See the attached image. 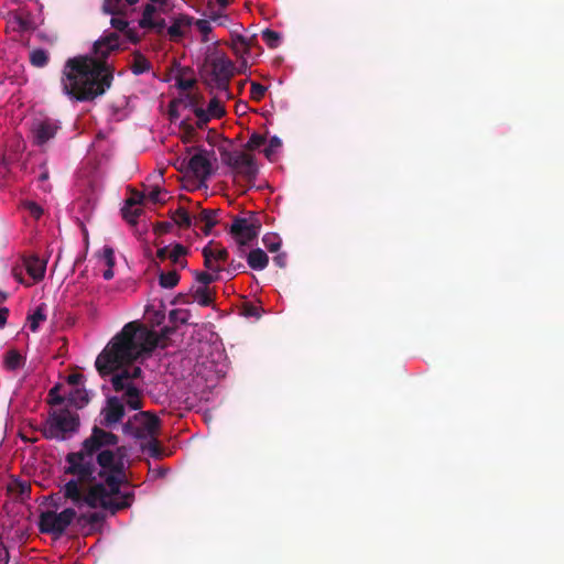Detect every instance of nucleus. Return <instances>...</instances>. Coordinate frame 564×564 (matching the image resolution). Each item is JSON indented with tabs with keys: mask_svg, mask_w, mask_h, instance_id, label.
Returning a JSON list of instances; mask_svg holds the SVG:
<instances>
[{
	"mask_svg": "<svg viewBox=\"0 0 564 564\" xmlns=\"http://www.w3.org/2000/svg\"><path fill=\"white\" fill-rule=\"evenodd\" d=\"M171 218L180 228H189L194 225L193 215L184 206H178L176 210L171 214Z\"/></svg>",
	"mask_w": 564,
	"mask_h": 564,
	"instance_id": "19",
	"label": "nucleus"
},
{
	"mask_svg": "<svg viewBox=\"0 0 564 564\" xmlns=\"http://www.w3.org/2000/svg\"><path fill=\"white\" fill-rule=\"evenodd\" d=\"M122 17L123 15H112V18L110 20L111 26L115 30L122 32L129 42H131L133 44L139 43L140 36H139L137 30L129 28L128 21L126 19H123Z\"/></svg>",
	"mask_w": 564,
	"mask_h": 564,
	"instance_id": "16",
	"label": "nucleus"
},
{
	"mask_svg": "<svg viewBox=\"0 0 564 564\" xmlns=\"http://www.w3.org/2000/svg\"><path fill=\"white\" fill-rule=\"evenodd\" d=\"M249 84H250L249 98L257 100V101L261 100L265 96L268 86H265L261 83H258V82H253V80H249Z\"/></svg>",
	"mask_w": 564,
	"mask_h": 564,
	"instance_id": "33",
	"label": "nucleus"
},
{
	"mask_svg": "<svg viewBox=\"0 0 564 564\" xmlns=\"http://www.w3.org/2000/svg\"><path fill=\"white\" fill-rule=\"evenodd\" d=\"M193 299L202 306H208L213 303V297L208 288L198 286L193 292Z\"/></svg>",
	"mask_w": 564,
	"mask_h": 564,
	"instance_id": "30",
	"label": "nucleus"
},
{
	"mask_svg": "<svg viewBox=\"0 0 564 564\" xmlns=\"http://www.w3.org/2000/svg\"><path fill=\"white\" fill-rule=\"evenodd\" d=\"M169 253H170V249L169 247H162V248H159L158 251H156V257L160 259V260H165V259H169Z\"/></svg>",
	"mask_w": 564,
	"mask_h": 564,
	"instance_id": "61",
	"label": "nucleus"
},
{
	"mask_svg": "<svg viewBox=\"0 0 564 564\" xmlns=\"http://www.w3.org/2000/svg\"><path fill=\"white\" fill-rule=\"evenodd\" d=\"M219 209H202L197 215H193L194 226L203 225L200 228L207 236L213 227L218 223L217 215Z\"/></svg>",
	"mask_w": 564,
	"mask_h": 564,
	"instance_id": "14",
	"label": "nucleus"
},
{
	"mask_svg": "<svg viewBox=\"0 0 564 564\" xmlns=\"http://www.w3.org/2000/svg\"><path fill=\"white\" fill-rule=\"evenodd\" d=\"M48 53L43 48H35L30 53V63L34 67H45L48 64Z\"/></svg>",
	"mask_w": 564,
	"mask_h": 564,
	"instance_id": "28",
	"label": "nucleus"
},
{
	"mask_svg": "<svg viewBox=\"0 0 564 564\" xmlns=\"http://www.w3.org/2000/svg\"><path fill=\"white\" fill-rule=\"evenodd\" d=\"M163 191L160 187L152 188L149 194L148 198L153 202L154 204H163L164 199L162 198Z\"/></svg>",
	"mask_w": 564,
	"mask_h": 564,
	"instance_id": "50",
	"label": "nucleus"
},
{
	"mask_svg": "<svg viewBox=\"0 0 564 564\" xmlns=\"http://www.w3.org/2000/svg\"><path fill=\"white\" fill-rule=\"evenodd\" d=\"M23 206L30 216L34 219H40V217L43 215V208L35 202L28 200L23 204Z\"/></svg>",
	"mask_w": 564,
	"mask_h": 564,
	"instance_id": "42",
	"label": "nucleus"
},
{
	"mask_svg": "<svg viewBox=\"0 0 564 564\" xmlns=\"http://www.w3.org/2000/svg\"><path fill=\"white\" fill-rule=\"evenodd\" d=\"M264 313V310L254 303L249 301V317H253L256 319H259L262 314Z\"/></svg>",
	"mask_w": 564,
	"mask_h": 564,
	"instance_id": "51",
	"label": "nucleus"
},
{
	"mask_svg": "<svg viewBox=\"0 0 564 564\" xmlns=\"http://www.w3.org/2000/svg\"><path fill=\"white\" fill-rule=\"evenodd\" d=\"M76 517L77 512L74 508H65L61 512L43 511L39 517V530L41 533L59 538L66 532L70 523L76 520Z\"/></svg>",
	"mask_w": 564,
	"mask_h": 564,
	"instance_id": "7",
	"label": "nucleus"
},
{
	"mask_svg": "<svg viewBox=\"0 0 564 564\" xmlns=\"http://www.w3.org/2000/svg\"><path fill=\"white\" fill-rule=\"evenodd\" d=\"M155 7L151 3L147 4L142 12V18L139 21V25L142 29H148L150 25H153V14L155 12Z\"/></svg>",
	"mask_w": 564,
	"mask_h": 564,
	"instance_id": "35",
	"label": "nucleus"
},
{
	"mask_svg": "<svg viewBox=\"0 0 564 564\" xmlns=\"http://www.w3.org/2000/svg\"><path fill=\"white\" fill-rule=\"evenodd\" d=\"M102 276L105 280H111L113 278L112 268L108 267V269L104 271Z\"/></svg>",
	"mask_w": 564,
	"mask_h": 564,
	"instance_id": "64",
	"label": "nucleus"
},
{
	"mask_svg": "<svg viewBox=\"0 0 564 564\" xmlns=\"http://www.w3.org/2000/svg\"><path fill=\"white\" fill-rule=\"evenodd\" d=\"M172 226L173 225L171 223H167V221L159 223L155 226V231L159 232V234H166V232H169L171 230Z\"/></svg>",
	"mask_w": 564,
	"mask_h": 564,
	"instance_id": "56",
	"label": "nucleus"
},
{
	"mask_svg": "<svg viewBox=\"0 0 564 564\" xmlns=\"http://www.w3.org/2000/svg\"><path fill=\"white\" fill-rule=\"evenodd\" d=\"M139 0H105L102 12L110 15H124L128 7L133 6Z\"/></svg>",
	"mask_w": 564,
	"mask_h": 564,
	"instance_id": "17",
	"label": "nucleus"
},
{
	"mask_svg": "<svg viewBox=\"0 0 564 564\" xmlns=\"http://www.w3.org/2000/svg\"><path fill=\"white\" fill-rule=\"evenodd\" d=\"M121 48L120 35L105 32L93 45L91 55L68 58L62 72V90L72 100L93 101L102 96L112 85L115 68L108 56Z\"/></svg>",
	"mask_w": 564,
	"mask_h": 564,
	"instance_id": "2",
	"label": "nucleus"
},
{
	"mask_svg": "<svg viewBox=\"0 0 564 564\" xmlns=\"http://www.w3.org/2000/svg\"><path fill=\"white\" fill-rule=\"evenodd\" d=\"M145 197L147 196L143 193L134 191L131 197L126 200V205L135 207L137 205H141Z\"/></svg>",
	"mask_w": 564,
	"mask_h": 564,
	"instance_id": "48",
	"label": "nucleus"
},
{
	"mask_svg": "<svg viewBox=\"0 0 564 564\" xmlns=\"http://www.w3.org/2000/svg\"><path fill=\"white\" fill-rule=\"evenodd\" d=\"M145 449L148 451V453L150 454V456L154 457V458H159L161 457L162 455V449H161V446H160V443L156 438H154L153 436L151 437V440L148 442L147 446H145Z\"/></svg>",
	"mask_w": 564,
	"mask_h": 564,
	"instance_id": "43",
	"label": "nucleus"
},
{
	"mask_svg": "<svg viewBox=\"0 0 564 564\" xmlns=\"http://www.w3.org/2000/svg\"><path fill=\"white\" fill-rule=\"evenodd\" d=\"M118 442L119 437L112 432L94 426L80 449L66 455L64 473L73 478L61 488L65 500L77 508L100 507L111 514L132 505L134 494L120 490L126 478L124 447L109 448Z\"/></svg>",
	"mask_w": 564,
	"mask_h": 564,
	"instance_id": "1",
	"label": "nucleus"
},
{
	"mask_svg": "<svg viewBox=\"0 0 564 564\" xmlns=\"http://www.w3.org/2000/svg\"><path fill=\"white\" fill-rule=\"evenodd\" d=\"M83 380V375L72 373L67 377V382L72 386H78Z\"/></svg>",
	"mask_w": 564,
	"mask_h": 564,
	"instance_id": "58",
	"label": "nucleus"
},
{
	"mask_svg": "<svg viewBox=\"0 0 564 564\" xmlns=\"http://www.w3.org/2000/svg\"><path fill=\"white\" fill-rule=\"evenodd\" d=\"M45 307V304L42 303L35 308V311L31 315L28 316L29 327L31 332H37L40 323L46 319Z\"/></svg>",
	"mask_w": 564,
	"mask_h": 564,
	"instance_id": "25",
	"label": "nucleus"
},
{
	"mask_svg": "<svg viewBox=\"0 0 564 564\" xmlns=\"http://www.w3.org/2000/svg\"><path fill=\"white\" fill-rule=\"evenodd\" d=\"M175 326H164L163 328H161L160 336L156 334L158 340L160 339V337L164 339L169 338L172 334L175 333Z\"/></svg>",
	"mask_w": 564,
	"mask_h": 564,
	"instance_id": "55",
	"label": "nucleus"
},
{
	"mask_svg": "<svg viewBox=\"0 0 564 564\" xmlns=\"http://www.w3.org/2000/svg\"><path fill=\"white\" fill-rule=\"evenodd\" d=\"M263 246L270 251V252H276L281 247V238L279 235L273 232H268L262 238Z\"/></svg>",
	"mask_w": 564,
	"mask_h": 564,
	"instance_id": "31",
	"label": "nucleus"
},
{
	"mask_svg": "<svg viewBox=\"0 0 564 564\" xmlns=\"http://www.w3.org/2000/svg\"><path fill=\"white\" fill-rule=\"evenodd\" d=\"M263 41L268 44L269 47L275 48L280 45L281 35L280 33L272 31L270 29L262 30L261 32Z\"/></svg>",
	"mask_w": 564,
	"mask_h": 564,
	"instance_id": "36",
	"label": "nucleus"
},
{
	"mask_svg": "<svg viewBox=\"0 0 564 564\" xmlns=\"http://www.w3.org/2000/svg\"><path fill=\"white\" fill-rule=\"evenodd\" d=\"M269 263L268 254L260 248L249 250V268L263 270Z\"/></svg>",
	"mask_w": 564,
	"mask_h": 564,
	"instance_id": "20",
	"label": "nucleus"
},
{
	"mask_svg": "<svg viewBox=\"0 0 564 564\" xmlns=\"http://www.w3.org/2000/svg\"><path fill=\"white\" fill-rule=\"evenodd\" d=\"M180 282V274L176 270H171L169 272L161 271L159 274V284L164 289H173Z\"/></svg>",
	"mask_w": 564,
	"mask_h": 564,
	"instance_id": "27",
	"label": "nucleus"
},
{
	"mask_svg": "<svg viewBox=\"0 0 564 564\" xmlns=\"http://www.w3.org/2000/svg\"><path fill=\"white\" fill-rule=\"evenodd\" d=\"M229 235L240 256H247V217L234 216Z\"/></svg>",
	"mask_w": 564,
	"mask_h": 564,
	"instance_id": "11",
	"label": "nucleus"
},
{
	"mask_svg": "<svg viewBox=\"0 0 564 564\" xmlns=\"http://www.w3.org/2000/svg\"><path fill=\"white\" fill-rule=\"evenodd\" d=\"M59 129V126L55 120L44 119L35 122L33 126V137L36 145H44L51 139H53Z\"/></svg>",
	"mask_w": 564,
	"mask_h": 564,
	"instance_id": "12",
	"label": "nucleus"
},
{
	"mask_svg": "<svg viewBox=\"0 0 564 564\" xmlns=\"http://www.w3.org/2000/svg\"><path fill=\"white\" fill-rule=\"evenodd\" d=\"M263 219V213H253L249 210V245L259 235Z\"/></svg>",
	"mask_w": 564,
	"mask_h": 564,
	"instance_id": "23",
	"label": "nucleus"
},
{
	"mask_svg": "<svg viewBox=\"0 0 564 564\" xmlns=\"http://www.w3.org/2000/svg\"><path fill=\"white\" fill-rule=\"evenodd\" d=\"M148 29H153L158 33H162L165 29V21L164 19H160L159 21H153V25H150Z\"/></svg>",
	"mask_w": 564,
	"mask_h": 564,
	"instance_id": "59",
	"label": "nucleus"
},
{
	"mask_svg": "<svg viewBox=\"0 0 564 564\" xmlns=\"http://www.w3.org/2000/svg\"><path fill=\"white\" fill-rule=\"evenodd\" d=\"M102 257L105 259L107 267L113 268L116 260H115V251L111 247L106 246L104 248Z\"/></svg>",
	"mask_w": 564,
	"mask_h": 564,
	"instance_id": "49",
	"label": "nucleus"
},
{
	"mask_svg": "<svg viewBox=\"0 0 564 564\" xmlns=\"http://www.w3.org/2000/svg\"><path fill=\"white\" fill-rule=\"evenodd\" d=\"M196 26L204 35H207L212 31L210 22L207 20H197Z\"/></svg>",
	"mask_w": 564,
	"mask_h": 564,
	"instance_id": "53",
	"label": "nucleus"
},
{
	"mask_svg": "<svg viewBox=\"0 0 564 564\" xmlns=\"http://www.w3.org/2000/svg\"><path fill=\"white\" fill-rule=\"evenodd\" d=\"M213 258L217 262H225L228 259V251L225 248H213Z\"/></svg>",
	"mask_w": 564,
	"mask_h": 564,
	"instance_id": "52",
	"label": "nucleus"
},
{
	"mask_svg": "<svg viewBox=\"0 0 564 564\" xmlns=\"http://www.w3.org/2000/svg\"><path fill=\"white\" fill-rule=\"evenodd\" d=\"M69 401L72 403L78 404V401H80V405L86 404L88 402L87 393L84 390L76 389L70 398Z\"/></svg>",
	"mask_w": 564,
	"mask_h": 564,
	"instance_id": "47",
	"label": "nucleus"
},
{
	"mask_svg": "<svg viewBox=\"0 0 564 564\" xmlns=\"http://www.w3.org/2000/svg\"><path fill=\"white\" fill-rule=\"evenodd\" d=\"M160 427L158 416L148 411H141L129 419L123 425L122 431L138 440L152 437Z\"/></svg>",
	"mask_w": 564,
	"mask_h": 564,
	"instance_id": "8",
	"label": "nucleus"
},
{
	"mask_svg": "<svg viewBox=\"0 0 564 564\" xmlns=\"http://www.w3.org/2000/svg\"><path fill=\"white\" fill-rule=\"evenodd\" d=\"M79 429V416L68 409H59L50 412L42 434L46 440L64 441L69 438Z\"/></svg>",
	"mask_w": 564,
	"mask_h": 564,
	"instance_id": "6",
	"label": "nucleus"
},
{
	"mask_svg": "<svg viewBox=\"0 0 564 564\" xmlns=\"http://www.w3.org/2000/svg\"><path fill=\"white\" fill-rule=\"evenodd\" d=\"M193 85H194V80H192V79L178 80V87L184 90L191 89L193 87Z\"/></svg>",
	"mask_w": 564,
	"mask_h": 564,
	"instance_id": "63",
	"label": "nucleus"
},
{
	"mask_svg": "<svg viewBox=\"0 0 564 564\" xmlns=\"http://www.w3.org/2000/svg\"><path fill=\"white\" fill-rule=\"evenodd\" d=\"M187 169L197 178L206 180L212 175V160L209 152L206 150H198L195 152L186 163Z\"/></svg>",
	"mask_w": 564,
	"mask_h": 564,
	"instance_id": "9",
	"label": "nucleus"
},
{
	"mask_svg": "<svg viewBox=\"0 0 564 564\" xmlns=\"http://www.w3.org/2000/svg\"><path fill=\"white\" fill-rule=\"evenodd\" d=\"M8 25L15 32H30L35 29L32 15L23 10L11 11L8 14Z\"/></svg>",
	"mask_w": 564,
	"mask_h": 564,
	"instance_id": "13",
	"label": "nucleus"
},
{
	"mask_svg": "<svg viewBox=\"0 0 564 564\" xmlns=\"http://www.w3.org/2000/svg\"><path fill=\"white\" fill-rule=\"evenodd\" d=\"M132 207L133 206L126 205L122 208V216L128 223L137 224L138 218L142 214V209L138 207L132 209Z\"/></svg>",
	"mask_w": 564,
	"mask_h": 564,
	"instance_id": "37",
	"label": "nucleus"
},
{
	"mask_svg": "<svg viewBox=\"0 0 564 564\" xmlns=\"http://www.w3.org/2000/svg\"><path fill=\"white\" fill-rule=\"evenodd\" d=\"M213 118H220L224 115V107L217 98L210 99L206 110Z\"/></svg>",
	"mask_w": 564,
	"mask_h": 564,
	"instance_id": "38",
	"label": "nucleus"
},
{
	"mask_svg": "<svg viewBox=\"0 0 564 564\" xmlns=\"http://www.w3.org/2000/svg\"><path fill=\"white\" fill-rule=\"evenodd\" d=\"M8 316L9 310L7 307H0V328L4 327Z\"/></svg>",
	"mask_w": 564,
	"mask_h": 564,
	"instance_id": "60",
	"label": "nucleus"
},
{
	"mask_svg": "<svg viewBox=\"0 0 564 564\" xmlns=\"http://www.w3.org/2000/svg\"><path fill=\"white\" fill-rule=\"evenodd\" d=\"M273 262L279 268H285V265H286V254L285 253H279V254L274 256L273 257Z\"/></svg>",
	"mask_w": 564,
	"mask_h": 564,
	"instance_id": "57",
	"label": "nucleus"
},
{
	"mask_svg": "<svg viewBox=\"0 0 564 564\" xmlns=\"http://www.w3.org/2000/svg\"><path fill=\"white\" fill-rule=\"evenodd\" d=\"M24 264L28 274L34 281H41L44 278L46 271V261L40 259L36 256H31L25 259Z\"/></svg>",
	"mask_w": 564,
	"mask_h": 564,
	"instance_id": "15",
	"label": "nucleus"
},
{
	"mask_svg": "<svg viewBox=\"0 0 564 564\" xmlns=\"http://www.w3.org/2000/svg\"><path fill=\"white\" fill-rule=\"evenodd\" d=\"M195 279L202 284L200 286L208 288L210 283L218 279V276L208 272H195Z\"/></svg>",
	"mask_w": 564,
	"mask_h": 564,
	"instance_id": "40",
	"label": "nucleus"
},
{
	"mask_svg": "<svg viewBox=\"0 0 564 564\" xmlns=\"http://www.w3.org/2000/svg\"><path fill=\"white\" fill-rule=\"evenodd\" d=\"M214 250L210 247H205L203 249V256H204V265L210 270L212 272H219L221 269L218 265V262L213 258Z\"/></svg>",
	"mask_w": 564,
	"mask_h": 564,
	"instance_id": "32",
	"label": "nucleus"
},
{
	"mask_svg": "<svg viewBox=\"0 0 564 564\" xmlns=\"http://www.w3.org/2000/svg\"><path fill=\"white\" fill-rule=\"evenodd\" d=\"M282 142L278 137H272L269 144L264 148L263 153L269 161H274L278 150L281 148Z\"/></svg>",
	"mask_w": 564,
	"mask_h": 564,
	"instance_id": "34",
	"label": "nucleus"
},
{
	"mask_svg": "<svg viewBox=\"0 0 564 564\" xmlns=\"http://www.w3.org/2000/svg\"><path fill=\"white\" fill-rule=\"evenodd\" d=\"M219 152L223 163L230 169L235 182L245 194L247 192V143L238 135L235 140H225L219 147Z\"/></svg>",
	"mask_w": 564,
	"mask_h": 564,
	"instance_id": "5",
	"label": "nucleus"
},
{
	"mask_svg": "<svg viewBox=\"0 0 564 564\" xmlns=\"http://www.w3.org/2000/svg\"><path fill=\"white\" fill-rule=\"evenodd\" d=\"M248 167H249V189L253 186L252 184V177L256 175V173L258 172V166L257 164L253 162V158L249 154V164H248Z\"/></svg>",
	"mask_w": 564,
	"mask_h": 564,
	"instance_id": "54",
	"label": "nucleus"
},
{
	"mask_svg": "<svg viewBox=\"0 0 564 564\" xmlns=\"http://www.w3.org/2000/svg\"><path fill=\"white\" fill-rule=\"evenodd\" d=\"M158 346L155 332L149 330L137 322L126 324L95 361L96 369L101 377L112 375L111 383L116 392L134 386L131 380L141 376L140 367L122 368L140 357L150 355Z\"/></svg>",
	"mask_w": 564,
	"mask_h": 564,
	"instance_id": "3",
	"label": "nucleus"
},
{
	"mask_svg": "<svg viewBox=\"0 0 564 564\" xmlns=\"http://www.w3.org/2000/svg\"><path fill=\"white\" fill-rule=\"evenodd\" d=\"M48 403L51 405H59L64 402V397H62L59 394V386H54L50 391H48Z\"/></svg>",
	"mask_w": 564,
	"mask_h": 564,
	"instance_id": "45",
	"label": "nucleus"
},
{
	"mask_svg": "<svg viewBox=\"0 0 564 564\" xmlns=\"http://www.w3.org/2000/svg\"><path fill=\"white\" fill-rule=\"evenodd\" d=\"M126 414L124 404L117 397H109L106 406L101 410L102 419L100 424L105 427H112L119 423Z\"/></svg>",
	"mask_w": 564,
	"mask_h": 564,
	"instance_id": "10",
	"label": "nucleus"
},
{
	"mask_svg": "<svg viewBox=\"0 0 564 564\" xmlns=\"http://www.w3.org/2000/svg\"><path fill=\"white\" fill-rule=\"evenodd\" d=\"M195 116L197 118L196 120V126L197 128L199 129H203L210 120V118H213L206 110H204L203 108H196L195 109Z\"/></svg>",
	"mask_w": 564,
	"mask_h": 564,
	"instance_id": "44",
	"label": "nucleus"
},
{
	"mask_svg": "<svg viewBox=\"0 0 564 564\" xmlns=\"http://www.w3.org/2000/svg\"><path fill=\"white\" fill-rule=\"evenodd\" d=\"M187 315L188 313L186 311H181V310H172L170 313H169V319L171 323H173L176 327V324L180 323V324H186L187 323Z\"/></svg>",
	"mask_w": 564,
	"mask_h": 564,
	"instance_id": "39",
	"label": "nucleus"
},
{
	"mask_svg": "<svg viewBox=\"0 0 564 564\" xmlns=\"http://www.w3.org/2000/svg\"><path fill=\"white\" fill-rule=\"evenodd\" d=\"M126 404L132 410L142 408L141 392L135 386H129L124 390Z\"/></svg>",
	"mask_w": 564,
	"mask_h": 564,
	"instance_id": "22",
	"label": "nucleus"
},
{
	"mask_svg": "<svg viewBox=\"0 0 564 564\" xmlns=\"http://www.w3.org/2000/svg\"><path fill=\"white\" fill-rule=\"evenodd\" d=\"M188 249L181 243H175L173 248L170 250L169 259L172 263L178 265L181 269L186 268L187 261L183 260L182 257L186 256Z\"/></svg>",
	"mask_w": 564,
	"mask_h": 564,
	"instance_id": "24",
	"label": "nucleus"
},
{
	"mask_svg": "<svg viewBox=\"0 0 564 564\" xmlns=\"http://www.w3.org/2000/svg\"><path fill=\"white\" fill-rule=\"evenodd\" d=\"M25 358L15 349H10L4 356V368L14 371L24 366Z\"/></svg>",
	"mask_w": 564,
	"mask_h": 564,
	"instance_id": "21",
	"label": "nucleus"
},
{
	"mask_svg": "<svg viewBox=\"0 0 564 564\" xmlns=\"http://www.w3.org/2000/svg\"><path fill=\"white\" fill-rule=\"evenodd\" d=\"M192 19L186 15L177 17L173 24L167 28V34L173 41H177L184 35V29L189 28Z\"/></svg>",
	"mask_w": 564,
	"mask_h": 564,
	"instance_id": "18",
	"label": "nucleus"
},
{
	"mask_svg": "<svg viewBox=\"0 0 564 564\" xmlns=\"http://www.w3.org/2000/svg\"><path fill=\"white\" fill-rule=\"evenodd\" d=\"M76 521L79 525L89 524L91 527H96L102 524L105 521V514L102 512L82 513L76 517Z\"/></svg>",
	"mask_w": 564,
	"mask_h": 564,
	"instance_id": "26",
	"label": "nucleus"
},
{
	"mask_svg": "<svg viewBox=\"0 0 564 564\" xmlns=\"http://www.w3.org/2000/svg\"><path fill=\"white\" fill-rule=\"evenodd\" d=\"M151 67L150 62L139 52H135L133 55V63L131 65V70L134 75H140L148 72Z\"/></svg>",
	"mask_w": 564,
	"mask_h": 564,
	"instance_id": "29",
	"label": "nucleus"
},
{
	"mask_svg": "<svg viewBox=\"0 0 564 564\" xmlns=\"http://www.w3.org/2000/svg\"><path fill=\"white\" fill-rule=\"evenodd\" d=\"M41 174L39 175V183H40V187L44 191V192H50L52 186L51 184L47 183L48 178H50V172H48V169L46 166L45 163H43L41 165Z\"/></svg>",
	"mask_w": 564,
	"mask_h": 564,
	"instance_id": "41",
	"label": "nucleus"
},
{
	"mask_svg": "<svg viewBox=\"0 0 564 564\" xmlns=\"http://www.w3.org/2000/svg\"><path fill=\"white\" fill-rule=\"evenodd\" d=\"M265 138L262 134L259 133H252L249 137V152L260 148L262 144H264Z\"/></svg>",
	"mask_w": 564,
	"mask_h": 564,
	"instance_id": "46",
	"label": "nucleus"
},
{
	"mask_svg": "<svg viewBox=\"0 0 564 564\" xmlns=\"http://www.w3.org/2000/svg\"><path fill=\"white\" fill-rule=\"evenodd\" d=\"M230 48L239 61V66L216 47H208L199 67L202 82L210 88L226 89L235 72H245L247 68V37L242 34L231 33Z\"/></svg>",
	"mask_w": 564,
	"mask_h": 564,
	"instance_id": "4",
	"label": "nucleus"
},
{
	"mask_svg": "<svg viewBox=\"0 0 564 564\" xmlns=\"http://www.w3.org/2000/svg\"><path fill=\"white\" fill-rule=\"evenodd\" d=\"M8 563V551L6 550L2 541L0 540V564Z\"/></svg>",
	"mask_w": 564,
	"mask_h": 564,
	"instance_id": "62",
	"label": "nucleus"
}]
</instances>
